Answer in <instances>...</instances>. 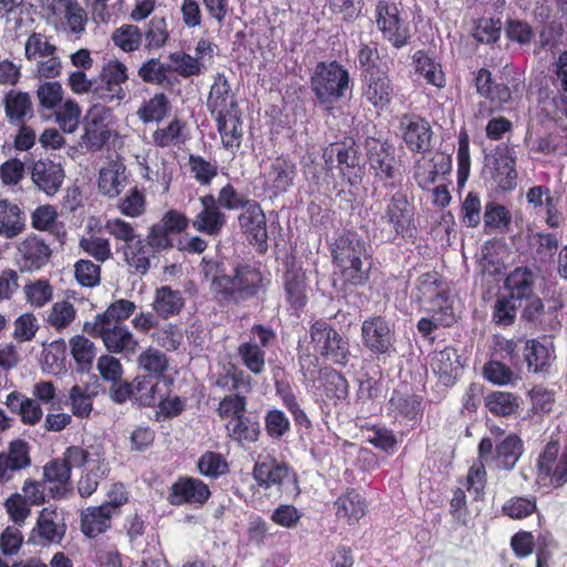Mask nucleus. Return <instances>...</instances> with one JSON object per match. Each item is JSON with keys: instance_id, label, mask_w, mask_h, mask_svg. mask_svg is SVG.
Here are the masks:
<instances>
[{"instance_id": "1", "label": "nucleus", "mask_w": 567, "mask_h": 567, "mask_svg": "<svg viewBox=\"0 0 567 567\" xmlns=\"http://www.w3.org/2000/svg\"><path fill=\"white\" fill-rule=\"evenodd\" d=\"M206 105L215 121L223 147L230 151L239 150L244 136L243 112L225 73L218 72L214 76Z\"/></svg>"}, {"instance_id": "2", "label": "nucleus", "mask_w": 567, "mask_h": 567, "mask_svg": "<svg viewBox=\"0 0 567 567\" xmlns=\"http://www.w3.org/2000/svg\"><path fill=\"white\" fill-rule=\"evenodd\" d=\"M206 277L212 276V291L220 302H239L256 296L269 282L260 270L248 265L234 268V276L225 275L226 268L219 258H203Z\"/></svg>"}, {"instance_id": "3", "label": "nucleus", "mask_w": 567, "mask_h": 567, "mask_svg": "<svg viewBox=\"0 0 567 567\" xmlns=\"http://www.w3.org/2000/svg\"><path fill=\"white\" fill-rule=\"evenodd\" d=\"M411 302L421 311L439 313V320L455 322L450 285L436 272H425L417 277L411 291Z\"/></svg>"}, {"instance_id": "4", "label": "nucleus", "mask_w": 567, "mask_h": 567, "mask_svg": "<svg viewBox=\"0 0 567 567\" xmlns=\"http://www.w3.org/2000/svg\"><path fill=\"white\" fill-rule=\"evenodd\" d=\"M68 462L74 468H83L78 481V492L81 497H90L110 472L105 450L101 442H83V445H71L66 454Z\"/></svg>"}, {"instance_id": "5", "label": "nucleus", "mask_w": 567, "mask_h": 567, "mask_svg": "<svg viewBox=\"0 0 567 567\" xmlns=\"http://www.w3.org/2000/svg\"><path fill=\"white\" fill-rule=\"evenodd\" d=\"M374 221L389 225L394 236L405 237L414 228V198L409 197L401 187L388 193L382 200H374L370 206Z\"/></svg>"}, {"instance_id": "6", "label": "nucleus", "mask_w": 567, "mask_h": 567, "mask_svg": "<svg viewBox=\"0 0 567 567\" xmlns=\"http://www.w3.org/2000/svg\"><path fill=\"white\" fill-rule=\"evenodd\" d=\"M189 225L187 216L176 209L167 210L161 220L148 231L147 240L151 248H206L207 243L198 236L192 237L183 245L182 237Z\"/></svg>"}, {"instance_id": "7", "label": "nucleus", "mask_w": 567, "mask_h": 567, "mask_svg": "<svg viewBox=\"0 0 567 567\" xmlns=\"http://www.w3.org/2000/svg\"><path fill=\"white\" fill-rule=\"evenodd\" d=\"M310 84L317 101L331 109V105L344 97L350 89V74L338 61H322L317 63Z\"/></svg>"}, {"instance_id": "8", "label": "nucleus", "mask_w": 567, "mask_h": 567, "mask_svg": "<svg viewBox=\"0 0 567 567\" xmlns=\"http://www.w3.org/2000/svg\"><path fill=\"white\" fill-rule=\"evenodd\" d=\"M373 21L384 41L396 50L411 42L412 33L402 9L393 0H375Z\"/></svg>"}, {"instance_id": "9", "label": "nucleus", "mask_w": 567, "mask_h": 567, "mask_svg": "<svg viewBox=\"0 0 567 567\" xmlns=\"http://www.w3.org/2000/svg\"><path fill=\"white\" fill-rule=\"evenodd\" d=\"M252 476L265 489L276 488L284 495L296 497L300 493L295 471L271 456H259L252 468Z\"/></svg>"}, {"instance_id": "10", "label": "nucleus", "mask_w": 567, "mask_h": 567, "mask_svg": "<svg viewBox=\"0 0 567 567\" xmlns=\"http://www.w3.org/2000/svg\"><path fill=\"white\" fill-rule=\"evenodd\" d=\"M480 460L489 462L497 470L511 471L515 467L524 452V444L519 436L509 434L498 441L494 447L489 437H483L477 449Z\"/></svg>"}, {"instance_id": "11", "label": "nucleus", "mask_w": 567, "mask_h": 567, "mask_svg": "<svg viewBox=\"0 0 567 567\" xmlns=\"http://www.w3.org/2000/svg\"><path fill=\"white\" fill-rule=\"evenodd\" d=\"M128 81L127 66L117 59H112L102 65L99 75L95 79L93 97L104 103L122 101L126 96L123 87Z\"/></svg>"}, {"instance_id": "12", "label": "nucleus", "mask_w": 567, "mask_h": 567, "mask_svg": "<svg viewBox=\"0 0 567 567\" xmlns=\"http://www.w3.org/2000/svg\"><path fill=\"white\" fill-rule=\"evenodd\" d=\"M322 158L327 168H331L334 158L338 163V168L343 178L349 184L355 185L362 179V169L360 166L359 147L353 140H344L331 143L323 148Z\"/></svg>"}, {"instance_id": "13", "label": "nucleus", "mask_w": 567, "mask_h": 567, "mask_svg": "<svg viewBox=\"0 0 567 567\" xmlns=\"http://www.w3.org/2000/svg\"><path fill=\"white\" fill-rule=\"evenodd\" d=\"M363 346L373 354L391 355L395 352L394 324L381 316H371L361 324Z\"/></svg>"}, {"instance_id": "14", "label": "nucleus", "mask_w": 567, "mask_h": 567, "mask_svg": "<svg viewBox=\"0 0 567 567\" xmlns=\"http://www.w3.org/2000/svg\"><path fill=\"white\" fill-rule=\"evenodd\" d=\"M298 175L297 164L288 155L270 161L260 175L262 190L270 197H279L293 187Z\"/></svg>"}, {"instance_id": "15", "label": "nucleus", "mask_w": 567, "mask_h": 567, "mask_svg": "<svg viewBox=\"0 0 567 567\" xmlns=\"http://www.w3.org/2000/svg\"><path fill=\"white\" fill-rule=\"evenodd\" d=\"M83 330L92 337L101 338L105 348L113 353L134 354L138 348L137 339L123 323L85 322Z\"/></svg>"}, {"instance_id": "16", "label": "nucleus", "mask_w": 567, "mask_h": 567, "mask_svg": "<svg viewBox=\"0 0 567 567\" xmlns=\"http://www.w3.org/2000/svg\"><path fill=\"white\" fill-rule=\"evenodd\" d=\"M315 351L331 362L346 364L349 358L348 342L326 321H316L310 328Z\"/></svg>"}, {"instance_id": "17", "label": "nucleus", "mask_w": 567, "mask_h": 567, "mask_svg": "<svg viewBox=\"0 0 567 567\" xmlns=\"http://www.w3.org/2000/svg\"><path fill=\"white\" fill-rule=\"evenodd\" d=\"M360 76L361 100L378 112L389 110L395 97V89L389 71Z\"/></svg>"}, {"instance_id": "18", "label": "nucleus", "mask_w": 567, "mask_h": 567, "mask_svg": "<svg viewBox=\"0 0 567 567\" xmlns=\"http://www.w3.org/2000/svg\"><path fill=\"white\" fill-rule=\"evenodd\" d=\"M399 130L406 148L412 153H425L431 147L432 127L430 122L416 113H404Z\"/></svg>"}, {"instance_id": "19", "label": "nucleus", "mask_w": 567, "mask_h": 567, "mask_svg": "<svg viewBox=\"0 0 567 567\" xmlns=\"http://www.w3.org/2000/svg\"><path fill=\"white\" fill-rule=\"evenodd\" d=\"M68 452L69 447L60 458L50 461L43 467L44 482L49 484L48 492L53 498H66L73 491L71 475L74 465L68 462Z\"/></svg>"}, {"instance_id": "20", "label": "nucleus", "mask_w": 567, "mask_h": 567, "mask_svg": "<svg viewBox=\"0 0 567 567\" xmlns=\"http://www.w3.org/2000/svg\"><path fill=\"white\" fill-rule=\"evenodd\" d=\"M333 261L341 271L344 281L352 285L363 284L371 268L367 250H332Z\"/></svg>"}, {"instance_id": "21", "label": "nucleus", "mask_w": 567, "mask_h": 567, "mask_svg": "<svg viewBox=\"0 0 567 567\" xmlns=\"http://www.w3.org/2000/svg\"><path fill=\"white\" fill-rule=\"evenodd\" d=\"M65 535L63 513L56 508L45 507L38 517L31 539L40 545L60 544Z\"/></svg>"}, {"instance_id": "22", "label": "nucleus", "mask_w": 567, "mask_h": 567, "mask_svg": "<svg viewBox=\"0 0 567 567\" xmlns=\"http://www.w3.org/2000/svg\"><path fill=\"white\" fill-rule=\"evenodd\" d=\"M30 175L35 187L48 196H54L65 178L62 165L49 158H40L33 162L30 167Z\"/></svg>"}, {"instance_id": "23", "label": "nucleus", "mask_w": 567, "mask_h": 567, "mask_svg": "<svg viewBox=\"0 0 567 567\" xmlns=\"http://www.w3.org/2000/svg\"><path fill=\"white\" fill-rule=\"evenodd\" d=\"M238 224L250 245L259 248H262L264 245L267 247V220L258 202L252 200V204L238 216Z\"/></svg>"}, {"instance_id": "24", "label": "nucleus", "mask_w": 567, "mask_h": 567, "mask_svg": "<svg viewBox=\"0 0 567 567\" xmlns=\"http://www.w3.org/2000/svg\"><path fill=\"white\" fill-rule=\"evenodd\" d=\"M202 210L195 216L193 227L205 235L217 236L226 226L227 216L215 203L213 194H206L199 197Z\"/></svg>"}, {"instance_id": "25", "label": "nucleus", "mask_w": 567, "mask_h": 567, "mask_svg": "<svg viewBox=\"0 0 567 567\" xmlns=\"http://www.w3.org/2000/svg\"><path fill=\"white\" fill-rule=\"evenodd\" d=\"M48 11L64 20V30L80 37L87 24V13L78 0H48Z\"/></svg>"}, {"instance_id": "26", "label": "nucleus", "mask_w": 567, "mask_h": 567, "mask_svg": "<svg viewBox=\"0 0 567 567\" xmlns=\"http://www.w3.org/2000/svg\"><path fill=\"white\" fill-rule=\"evenodd\" d=\"M209 496L210 489L204 482L194 477H182L172 485L167 501L174 506L186 503L203 505Z\"/></svg>"}, {"instance_id": "27", "label": "nucleus", "mask_w": 567, "mask_h": 567, "mask_svg": "<svg viewBox=\"0 0 567 567\" xmlns=\"http://www.w3.org/2000/svg\"><path fill=\"white\" fill-rule=\"evenodd\" d=\"M368 163L375 179L383 183L385 188H393V181L400 177L398 162L393 153L384 145L370 148L368 153Z\"/></svg>"}, {"instance_id": "28", "label": "nucleus", "mask_w": 567, "mask_h": 567, "mask_svg": "<svg viewBox=\"0 0 567 567\" xmlns=\"http://www.w3.org/2000/svg\"><path fill=\"white\" fill-rule=\"evenodd\" d=\"M31 465L29 445L23 440L10 442L7 453H0V485L11 481L17 472Z\"/></svg>"}, {"instance_id": "29", "label": "nucleus", "mask_w": 567, "mask_h": 567, "mask_svg": "<svg viewBox=\"0 0 567 567\" xmlns=\"http://www.w3.org/2000/svg\"><path fill=\"white\" fill-rule=\"evenodd\" d=\"M3 404L12 414L19 416L22 424L28 426L38 425L44 415L42 406L34 399L17 390L6 396Z\"/></svg>"}, {"instance_id": "30", "label": "nucleus", "mask_w": 567, "mask_h": 567, "mask_svg": "<svg viewBox=\"0 0 567 567\" xmlns=\"http://www.w3.org/2000/svg\"><path fill=\"white\" fill-rule=\"evenodd\" d=\"M388 410L400 423L415 422L422 415V399L416 394L395 390L389 400Z\"/></svg>"}, {"instance_id": "31", "label": "nucleus", "mask_w": 567, "mask_h": 567, "mask_svg": "<svg viewBox=\"0 0 567 567\" xmlns=\"http://www.w3.org/2000/svg\"><path fill=\"white\" fill-rule=\"evenodd\" d=\"M474 85L481 96L498 105V109H504V105L512 101V91L508 85L493 80L491 71L485 68H481L475 73Z\"/></svg>"}, {"instance_id": "32", "label": "nucleus", "mask_w": 567, "mask_h": 567, "mask_svg": "<svg viewBox=\"0 0 567 567\" xmlns=\"http://www.w3.org/2000/svg\"><path fill=\"white\" fill-rule=\"evenodd\" d=\"M110 137L111 130L104 117L96 113H89L84 120L81 146L89 152H97L103 148Z\"/></svg>"}, {"instance_id": "33", "label": "nucleus", "mask_w": 567, "mask_h": 567, "mask_svg": "<svg viewBox=\"0 0 567 567\" xmlns=\"http://www.w3.org/2000/svg\"><path fill=\"white\" fill-rule=\"evenodd\" d=\"M2 105L10 124H23L33 116V104L28 92L8 91L3 96Z\"/></svg>"}, {"instance_id": "34", "label": "nucleus", "mask_w": 567, "mask_h": 567, "mask_svg": "<svg viewBox=\"0 0 567 567\" xmlns=\"http://www.w3.org/2000/svg\"><path fill=\"white\" fill-rule=\"evenodd\" d=\"M333 507L338 519L352 525L365 515L368 505L359 492L350 488L334 501Z\"/></svg>"}, {"instance_id": "35", "label": "nucleus", "mask_w": 567, "mask_h": 567, "mask_svg": "<svg viewBox=\"0 0 567 567\" xmlns=\"http://www.w3.org/2000/svg\"><path fill=\"white\" fill-rule=\"evenodd\" d=\"M482 220L486 235H504L511 230L513 214L507 206L496 200H488L485 203Z\"/></svg>"}, {"instance_id": "36", "label": "nucleus", "mask_w": 567, "mask_h": 567, "mask_svg": "<svg viewBox=\"0 0 567 567\" xmlns=\"http://www.w3.org/2000/svg\"><path fill=\"white\" fill-rule=\"evenodd\" d=\"M296 256L290 251L286 256L285 289L292 307L299 309L305 305V274L295 264Z\"/></svg>"}, {"instance_id": "37", "label": "nucleus", "mask_w": 567, "mask_h": 567, "mask_svg": "<svg viewBox=\"0 0 567 567\" xmlns=\"http://www.w3.org/2000/svg\"><path fill=\"white\" fill-rule=\"evenodd\" d=\"M116 513L112 505L87 507L81 515V528L87 537H95L105 533L111 527L112 517Z\"/></svg>"}, {"instance_id": "38", "label": "nucleus", "mask_w": 567, "mask_h": 567, "mask_svg": "<svg viewBox=\"0 0 567 567\" xmlns=\"http://www.w3.org/2000/svg\"><path fill=\"white\" fill-rule=\"evenodd\" d=\"M415 72L421 75L425 82L437 89L446 85V76L442 64L425 50H417L412 55Z\"/></svg>"}, {"instance_id": "39", "label": "nucleus", "mask_w": 567, "mask_h": 567, "mask_svg": "<svg viewBox=\"0 0 567 567\" xmlns=\"http://www.w3.org/2000/svg\"><path fill=\"white\" fill-rule=\"evenodd\" d=\"M538 275L527 267H518L512 271L506 280L505 288L508 297L517 302L529 299L533 296V289Z\"/></svg>"}, {"instance_id": "40", "label": "nucleus", "mask_w": 567, "mask_h": 567, "mask_svg": "<svg viewBox=\"0 0 567 567\" xmlns=\"http://www.w3.org/2000/svg\"><path fill=\"white\" fill-rule=\"evenodd\" d=\"M225 429L227 436L241 447L257 442L260 435L258 421L246 415L226 422Z\"/></svg>"}, {"instance_id": "41", "label": "nucleus", "mask_w": 567, "mask_h": 567, "mask_svg": "<svg viewBox=\"0 0 567 567\" xmlns=\"http://www.w3.org/2000/svg\"><path fill=\"white\" fill-rule=\"evenodd\" d=\"M184 305L185 300L179 290H174L169 286H162L155 290L152 308L158 317L168 319L178 315Z\"/></svg>"}, {"instance_id": "42", "label": "nucleus", "mask_w": 567, "mask_h": 567, "mask_svg": "<svg viewBox=\"0 0 567 567\" xmlns=\"http://www.w3.org/2000/svg\"><path fill=\"white\" fill-rule=\"evenodd\" d=\"M187 122L175 116L166 126L157 127L152 133V141L155 146L166 148L184 144L187 140Z\"/></svg>"}, {"instance_id": "43", "label": "nucleus", "mask_w": 567, "mask_h": 567, "mask_svg": "<svg viewBox=\"0 0 567 567\" xmlns=\"http://www.w3.org/2000/svg\"><path fill=\"white\" fill-rule=\"evenodd\" d=\"M172 65L161 62L157 58H151L138 68L137 75L144 83L168 87L174 84L172 80Z\"/></svg>"}, {"instance_id": "44", "label": "nucleus", "mask_w": 567, "mask_h": 567, "mask_svg": "<svg viewBox=\"0 0 567 567\" xmlns=\"http://www.w3.org/2000/svg\"><path fill=\"white\" fill-rule=\"evenodd\" d=\"M97 395L95 386L83 383L75 384L69 391V403L74 416L86 419L93 411V399Z\"/></svg>"}, {"instance_id": "45", "label": "nucleus", "mask_w": 567, "mask_h": 567, "mask_svg": "<svg viewBox=\"0 0 567 567\" xmlns=\"http://www.w3.org/2000/svg\"><path fill=\"white\" fill-rule=\"evenodd\" d=\"M525 361L528 371L534 373H546L555 358L554 350L536 340H529L525 346Z\"/></svg>"}, {"instance_id": "46", "label": "nucleus", "mask_w": 567, "mask_h": 567, "mask_svg": "<svg viewBox=\"0 0 567 567\" xmlns=\"http://www.w3.org/2000/svg\"><path fill=\"white\" fill-rule=\"evenodd\" d=\"M17 204L8 199L0 200V235L8 238L18 236L24 229V218Z\"/></svg>"}, {"instance_id": "47", "label": "nucleus", "mask_w": 567, "mask_h": 567, "mask_svg": "<svg viewBox=\"0 0 567 567\" xmlns=\"http://www.w3.org/2000/svg\"><path fill=\"white\" fill-rule=\"evenodd\" d=\"M214 385L224 392L249 393L251 390V379L243 370L230 365L224 373L217 375Z\"/></svg>"}, {"instance_id": "48", "label": "nucleus", "mask_w": 567, "mask_h": 567, "mask_svg": "<svg viewBox=\"0 0 567 567\" xmlns=\"http://www.w3.org/2000/svg\"><path fill=\"white\" fill-rule=\"evenodd\" d=\"M460 362L454 349L445 348L442 351L435 352L431 368L437 374L442 382L445 384L453 382L456 379Z\"/></svg>"}, {"instance_id": "49", "label": "nucleus", "mask_w": 567, "mask_h": 567, "mask_svg": "<svg viewBox=\"0 0 567 567\" xmlns=\"http://www.w3.org/2000/svg\"><path fill=\"white\" fill-rule=\"evenodd\" d=\"M168 24L164 17L154 16L147 22L143 39L147 51L159 50L164 48L169 40Z\"/></svg>"}, {"instance_id": "50", "label": "nucleus", "mask_w": 567, "mask_h": 567, "mask_svg": "<svg viewBox=\"0 0 567 567\" xmlns=\"http://www.w3.org/2000/svg\"><path fill=\"white\" fill-rule=\"evenodd\" d=\"M171 112V102L166 94L156 93L145 101L137 111V116L143 123L162 122Z\"/></svg>"}, {"instance_id": "51", "label": "nucleus", "mask_w": 567, "mask_h": 567, "mask_svg": "<svg viewBox=\"0 0 567 567\" xmlns=\"http://www.w3.org/2000/svg\"><path fill=\"white\" fill-rule=\"evenodd\" d=\"M113 44L125 53L137 51L143 42V32L138 25L126 23L116 28L111 35Z\"/></svg>"}, {"instance_id": "52", "label": "nucleus", "mask_w": 567, "mask_h": 567, "mask_svg": "<svg viewBox=\"0 0 567 567\" xmlns=\"http://www.w3.org/2000/svg\"><path fill=\"white\" fill-rule=\"evenodd\" d=\"M486 408L497 416H509L519 409V396L505 391H493L485 398Z\"/></svg>"}, {"instance_id": "53", "label": "nucleus", "mask_w": 567, "mask_h": 567, "mask_svg": "<svg viewBox=\"0 0 567 567\" xmlns=\"http://www.w3.org/2000/svg\"><path fill=\"white\" fill-rule=\"evenodd\" d=\"M494 179L503 192H511L517 186L516 159L501 155L495 159Z\"/></svg>"}, {"instance_id": "54", "label": "nucleus", "mask_w": 567, "mask_h": 567, "mask_svg": "<svg viewBox=\"0 0 567 567\" xmlns=\"http://www.w3.org/2000/svg\"><path fill=\"white\" fill-rule=\"evenodd\" d=\"M168 60L172 63V73H177L184 79L198 76L206 70L203 62H198V59L184 51L169 53Z\"/></svg>"}, {"instance_id": "55", "label": "nucleus", "mask_w": 567, "mask_h": 567, "mask_svg": "<svg viewBox=\"0 0 567 567\" xmlns=\"http://www.w3.org/2000/svg\"><path fill=\"white\" fill-rule=\"evenodd\" d=\"M237 353L241 363L254 374H260L265 370V350L255 340L239 344Z\"/></svg>"}, {"instance_id": "56", "label": "nucleus", "mask_w": 567, "mask_h": 567, "mask_svg": "<svg viewBox=\"0 0 567 567\" xmlns=\"http://www.w3.org/2000/svg\"><path fill=\"white\" fill-rule=\"evenodd\" d=\"M358 61L361 75L390 71L388 64L380 61L378 43L373 41L360 45Z\"/></svg>"}, {"instance_id": "57", "label": "nucleus", "mask_w": 567, "mask_h": 567, "mask_svg": "<svg viewBox=\"0 0 567 567\" xmlns=\"http://www.w3.org/2000/svg\"><path fill=\"white\" fill-rule=\"evenodd\" d=\"M188 168L193 178L202 186H209L218 175V163L208 161L200 155L188 156Z\"/></svg>"}, {"instance_id": "58", "label": "nucleus", "mask_w": 567, "mask_h": 567, "mask_svg": "<svg viewBox=\"0 0 567 567\" xmlns=\"http://www.w3.org/2000/svg\"><path fill=\"white\" fill-rule=\"evenodd\" d=\"M71 354L79 370L89 371L95 358V346L84 336H74L70 339Z\"/></svg>"}, {"instance_id": "59", "label": "nucleus", "mask_w": 567, "mask_h": 567, "mask_svg": "<svg viewBox=\"0 0 567 567\" xmlns=\"http://www.w3.org/2000/svg\"><path fill=\"white\" fill-rule=\"evenodd\" d=\"M136 305L127 299H118L109 305L104 312L95 316L93 323H122L128 319L135 311Z\"/></svg>"}, {"instance_id": "60", "label": "nucleus", "mask_w": 567, "mask_h": 567, "mask_svg": "<svg viewBox=\"0 0 567 567\" xmlns=\"http://www.w3.org/2000/svg\"><path fill=\"white\" fill-rule=\"evenodd\" d=\"M320 385L329 399L341 400L348 394L347 379L333 369H324L320 372Z\"/></svg>"}, {"instance_id": "61", "label": "nucleus", "mask_w": 567, "mask_h": 567, "mask_svg": "<svg viewBox=\"0 0 567 567\" xmlns=\"http://www.w3.org/2000/svg\"><path fill=\"white\" fill-rule=\"evenodd\" d=\"M137 364L142 370L148 372L150 375L158 378L167 370L168 359L158 349L148 347L140 353Z\"/></svg>"}, {"instance_id": "62", "label": "nucleus", "mask_w": 567, "mask_h": 567, "mask_svg": "<svg viewBox=\"0 0 567 567\" xmlns=\"http://www.w3.org/2000/svg\"><path fill=\"white\" fill-rule=\"evenodd\" d=\"M247 393H229L219 402L217 413L219 417L226 422L236 417L245 416L247 408Z\"/></svg>"}, {"instance_id": "63", "label": "nucleus", "mask_w": 567, "mask_h": 567, "mask_svg": "<svg viewBox=\"0 0 567 567\" xmlns=\"http://www.w3.org/2000/svg\"><path fill=\"white\" fill-rule=\"evenodd\" d=\"M254 199L247 198L245 195L240 194L233 184L227 183L224 185L219 192L218 196L215 197V203L224 209L227 210H245L247 207L252 204Z\"/></svg>"}, {"instance_id": "64", "label": "nucleus", "mask_w": 567, "mask_h": 567, "mask_svg": "<svg viewBox=\"0 0 567 567\" xmlns=\"http://www.w3.org/2000/svg\"><path fill=\"white\" fill-rule=\"evenodd\" d=\"M76 317L74 306L69 301H58L53 303L48 315L47 322L56 331H62L69 327Z\"/></svg>"}]
</instances>
